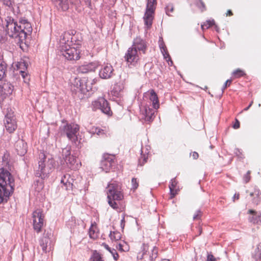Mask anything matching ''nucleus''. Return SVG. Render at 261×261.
Here are the masks:
<instances>
[{
	"instance_id": "obj_1",
	"label": "nucleus",
	"mask_w": 261,
	"mask_h": 261,
	"mask_svg": "<svg viewBox=\"0 0 261 261\" xmlns=\"http://www.w3.org/2000/svg\"><path fill=\"white\" fill-rule=\"evenodd\" d=\"M55 166V161L52 155L43 149L39 150L38 167L35 176L44 179L48 177Z\"/></svg>"
},
{
	"instance_id": "obj_2",
	"label": "nucleus",
	"mask_w": 261,
	"mask_h": 261,
	"mask_svg": "<svg viewBox=\"0 0 261 261\" xmlns=\"http://www.w3.org/2000/svg\"><path fill=\"white\" fill-rule=\"evenodd\" d=\"M14 179L11 173L3 168L0 169V203L7 202L13 192Z\"/></svg>"
},
{
	"instance_id": "obj_3",
	"label": "nucleus",
	"mask_w": 261,
	"mask_h": 261,
	"mask_svg": "<svg viewBox=\"0 0 261 261\" xmlns=\"http://www.w3.org/2000/svg\"><path fill=\"white\" fill-rule=\"evenodd\" d=\"M107 189L109 205L113 209L117 210L119 208V206L116 201H120L123 198V195L121 191L120 186L115 181H114L110 183Z\"/></svg>"
},
{
	"instance_id": "obj_4",
	"label": "nucleus",
	"mask_w": 261,
	"mask_h": 261,
	"mask_svg": "<svg viewBox=\"0 0 261 261\" xmlns=\"http://www.w3.org/2000/svg\"><path fill=\"white\" fill-rule=\"evenodd\" d=\"M80 126L75 123H67L60 127V131L62 135L66 136L72 142H74V145H78L77 133L79 131Z\"/></svg>"
},
{
	"instance_id": "obj_5",
	"label": "nucleus",
	"mask_w": 261,
	"mask_h": 261,
	"mask_svg": "<svg viewBox=\"0 0 261 261\" xmlns=\"http://www.w3.org/2000/svg\"><path fill=\"white\" fill-rule=\"evenodd\" d=\"M61 54L68 60H77L80 58V49L75 44L60 50Z\"/></svg>"
},
{
	"instance_id": "obj_6",
	"label": "nucleus",
	"mask_w": 261,
	"mask_h": 261,
	"mask_svg": "<svg viewBox=\"0 0 261 261\" xmlns=\"http://www.w3.org/2000/svg\"><path fill=\"white\" fill-rule=\"evenodd\" d=\"M156 4V0H148L146 12L144 16L145 25L147 28L152 25L153 15L155 10V6Z\"/></svg>"
},
{
	"instance_id": "obj_7",
	"label": "nucleus",
	"mask_w": 261,
	"mask_h": 261,
	"mask_svg": "<svg viewBox=\"0 0 261 261\" xmlns=\"http://www.w3.org/2000/svg\"><path fill=\"white\" fill-rule=\"evenodd\" d=\"M62 153L63 158L70 169L75 170L77 168V160L75 156L71 155L70 148H63Z\"/></svg>"
},
{
	"instance_id": "obj_8",
	"label": "nucleus",
	"mask_w": 261,
	"mask_h": 261,
	"mask_svg": "<svg viewBox=\"0 0 261 261\" xmlns=\"http://www.w3.org/2000/svg\"><path fill=\"white\" fill-rule=\"evenodd\" d=\"M33 228L37 233H39L44 224V215L42 211L37 209L33 213Z\"/></svg>"
},
{
	"instance_id": "obj_9",
	"label": "nucleus",
	"mask_w": 261,
	"mask_h": 261,
	"mask_svg": "<svg viewBox=\"0 0 261 261\" xmlns=\"http://www.w3.org/2000/svg\"><path fill=\"white\" fill-rule=\"evenodd\" d=\"M92 79L90 78L88 85H86V77H84L82 79H76L74 86L76 89H74L76 92H80L82 94H86L92 89Z\"/></svg>"
},
{
	"instance_id": "obj_10",
	"label": "nucleus",
	"mask_w": 261,
	"mask_h": 261,
	"mask_svg": "<svg viewBox=\"0 0 261 261\" xmlns=\"http://www.w3.org/2000/svg\"><path fill=\"white\" fill-rule=\"evenodd\" d=\"M5 124L7 130L10 133L13 132L17 127L16 118L11 110L10 111L8 110L5 116Z\"/></svg>"
},
{
	"instance_id": "obj_11",
	"label": "nucleus",
	"mask_w": 261,
	"mask_h": 261,
	"mask_svg": "<svg viewBox=\"0 0 261 261\" xmlns=\"http://www.w3.org/2000/svg\"><path fill=\"white\" fill-rule=\"evenodd\" d=\"M20 24L18 27H20L19 29L18 36L19 40L21 41L25 40L28 34H30L32 31V28L30 23L26 20H23L19 22Z\"/></svg>"
},
{
	"instance_id": "obj_12",
	"label": "nucleus",
	"mask_w": 261,
	"mask_h": 261,
	"mask_svg": "<svg viewBox=\"0 0 261 261\" xmlns=\"http://www.w3.org/2000/svg\"><path fill=\"white\" fill-rule=\"evenodd\" d=\"M6 21V31L8 34L12 38H18L17 35L19 34V29L20 27H18L17 23L11 18H8Z\"/></svg>"
},
{
	"instance_id": "obj_13",
	"label": "nucleus",
	"mask_w": 261,
	"mask_h": 261,
	"mask_svg": "<svg viewBox=\"0 0 261 261\" xmlns=\"http://www.w3.org/2000/svg\"><path fill=\"white\" fill-rule=\"evenodd\" d=\"M115 160L113 154L105 153L100 162V168L106 172H108L112 168Z\"/></svg>"
},
{
	"instance_id": "obj_14",
	"label": "nucleus",
	"mask_w": 261,
	"mask_h": 261,
	"mask_svg": "<svg viewBox=\"0 0 261 261\" xmlns=\"http://www.w3.org/2000/svg\"><path fill=\"white\" fill-rule=\"evenodd\" d=\"M93 105L95 108L100 109L105 114L109 115H111L112 114L108 101L102 97H100L94 101Z\"/></svg>"
},
{
	"instance_id": "obj_15",
	"label": "nucleus",
	"mask_w": 261,
	"mask_h": 261,
	"mask_svg": "<svg viewBox=\"0 0 261 261\" xmlns=\"http://www.w3.org/2000/svg\"><path fill=\"white\" fill-rule=\"evenodd\" d=\"M51 235V230H45L43 236L39 241L40 245L44 252L46 253L50 250V236Z\"/></svg>"
},
{
	"instance_id": "obj_16",
	"label": "nucleus",
	"mask_w": 261,
	"mask_h": 261,
	"mask_svg": "<svg viewBox=\"0 0 261 261\" xmlns=\"http://www.w3.org/2000/svg\"><path fill=\"white\" fill-rule=\"evenodd\" d=\"M72 40V35L69 32H65L61 37L59 50L73 45Z\"/></svg>"
},
{
	"instance_id": "obj_17",
	"label": "nucleus",
	"mask_w": 261,
	"mask_h": 261,
	"mask_svg": "<svg viewBox=\"0 0 261 261\" xmlns=\"http://www.w3.org/2000/svg\"><path fill=\"white\" fill-rule=\"evenodd\" d=\"M13 91V86L9 83L0 84V100H3L7 96L11 95Z\"/></svg>"
},
{
	"instance_id": "obj_18",
	"label": "nucleus",
	"mask_w": 261,
	"mask_h": 261,
	"mask_svg": "<svg viewBox=\"0 0 261 261\" xmlns=\"http://www.w3.org/2000/svg\"><path fill=\"white\" fill-rule=\"evenodd\" d=\"M74 181V179L72 178L70 174H66L64 175L61 180V183L63 184L66 190H71L73 188V182Z\"/></svg>"
},
{
	"instance_id": "obj_19",
	"label": "nucleus",
	"mask_w": 261,
	"mask_h": 261,
	"mask_svg": "<svg viewBox=\"0 0 261 261\" xmlns=\"http://www.w3.org/2000/svg\"><path fill=\"white\" fill-rule=\"evenodd\" d=\"M126 61L128 62H133L138 60L137 50L136 47L129 48L127 50V53L125 56Z\"/></svg>"
},
{
	"instance_id": "obj_20",
	"label": "nucleus",
	"mask_w": 261,
	"mask_h": 261,
	"mask_svg": "<svg viewBox=\"0 0 261 261\" xmlns=\"http://www.w3.org/2000/svg\"><path fill=\"white\" fill-rule=\"evenodd\" d=\"M97 67L96 63H90L88 64L81 65L79 67L77 70L79 73H86L90 71H93Z\"/></svg>"
},
{
	"instance_id": "obj_21",
	"label": "nucleus",
	"mask_w": 261,
	"mask_h": 261,
	"mask_svg": "<svg viewBox=\"0 0 261 261\" xmlns=\"http://www.w3.org/2000/svg\"><path fill=\"white\" fill-rule=\"evenodd\" d=\"M151 251L146 252V254H144L142 259L144 261H153L157 257L158 251L155 247H153L150 249Z\"/></svg>"
},
{
	"instance_id": "obj_22",
	"label": "nucleus",
	"mask_w": 261,
	"mask_h": 261,
	"mask_svg": "<svg viewBox=\"0 0 261 261\" xmlns=\"http://www.w3.org/2000/svg\"><path fill=\"white\" fill-rule=\"evenodd\" d=\"M113 70L111 65H107L100 70L99 75L102 79L110 78L111 76Z\"/></svg>"
},
{
	"instance_id": "obj_23",
	"label": "nucleus",
	"mask_w": 261,
	"mask_h": 261,
	"mask_svg": "<svg viewBox=\"0 0 261 261\" xmlns=\"http://www.w3.org/2000/svg\"><path fill=\"white\" fill-rule=\"evenodd\" d=\"M149 152L148 148H141V156L139 159V165L142 166L147 162Z\"/></svg>"
},
{
	"instance_id": "obj_24",
	"label": "nucleus",
	"mask_w": 261,
	"mask_h": 261,
	"mask_svg": "<svg viewBox=\"0 0 261 261\" xmlns=\"http://www.w3.org/2000/svg\"><path fill=\"white\" fill-rule=\"evenodd\" d=\"M52 1L63 11H66L69 8L67 0H52Z\"/></svg>"
},
{
	"instance_id": "obj_25",
	"label": "nucleus",
	"mask_w": 261,
	"mask_h": 261,
	"mask_svg": "<svg viewBox=\"0 0 261 261\" xmlns=\"http://www.w3.org/2000/svg\"><path fill=\"white\" fill-rule=\"evenodd\" d=\"M150 100L152 102V105L155 109L159 108V100L157 95L155 94L153 90L150 91Z\"/></svg>"
},
{
	"instance_id": "obj_26",
	"label": "nucleus",
	"mask_w": 261,
	"mask_h": 261,
	"mask_svg": "<svg viewBox=\"0 0 261 261\" xmlns=\"http://www.w3.org/2000/svg\"><path fill=\"white\" fill-rule=\"evenodd\" d=\"M176 185H177V181L175 180V178L172 179L171 180V181L170 182V184L169 185V188L170 189V195H171V196H170L171 198L174 197L177 193L176 190Z\"/></svg>"
},
{
	"instance_id": "obj_27",
	"label": "nucleus",
	"mask_w": 261,
	"mask_h": 261,
	"mask_svg": "<svg viewBox=\"0 0 261 261\" xmlns=\"http://www.w3.org/2000/svg\"><path fill=\"white\" fill-rule=\"evenodd\" d=\"M252 257L255 261H261V243H259L252 254Z\"/></svg>"
},
{
	"instance_id": "obj_28",
	"label": "nucleus",
	"mask_w": 261,
	"mask_h": 261,
	"mask_svg": "<svg viewBox=\"0 0 261 261\" xmlns=\"http://www.w3.org/2000/svg\"><path fill=\"white\" fill-rule=\"evenodd\" d=\"M134 47H136V49H138L139 50H142L143 53H145V49L146 48V44L144 41L140 40V39H136L134 42Z\"/></svg>"
},
{
	"instance_id": "obj_29",
	"label": "nucleus",
	"mask_w": 261,
	"mask_h": 261,
	"mask_svg": "<svg viewBox=\"0 0 261 261\" xmlns=\"http://www.w3.org/2000/svg\"><path fill=\"white\" fill-rule=\"evenodd\" d=\"M141 251L138 254L137 258L140 259H142L144 253L146 254V252L151 251L149 249V246L147 244H143L141 248Z\"/></svg>"
},
{
	"instance_id": "obj_30",
	"label": "nucleus",
	"mask_w": 261,
	"mask_h": 261,
	"mask_svg": "<svg viewBox=\"0 0 261 261\" xmlns=\"http://www.w3.org/2000/svg\"><path fill=\"white\" fill-rule=\"evenodd\" d=\"M7 69V65L3 61H0V80L5 76V72Z\"/></svg>"
},
{
	"instance_id": "obj_31",
	"label": "nucleus",
	"mask_w": 261,
	"mask_h": 261,
	"mask_svg": "<svg viewBox=\"0 0 261 261\" xmlns=\"http://www.w3.org/2000/svg\"><path fill=\"white\" fill-rule=\"evenodd\" d=\"M96 230V225L94 224H92L89 229V237L90 238L95 239L97 237V234L95 232Z\"/></svg>"
},
{
	"instance_id": "obj_32",
	"label": "nucleus",
	"mask_w": 261,
	"mask_h": 261,
	"mask_svg": "<svg viewBox=\"0 0 261 261\" xmlns=\"http://www.w3.org/2000/svg\"><path fill=\"white\" fill-rule=\"evenodd\" d=\"M120 234L119 232L117 231L111 232L110 234V237L112 240L118 241L121 239Z\"/></svg>"
},
{
	"instance_id": "obj_33",
	"label": "nucleus",
	"mask_w": 261,
	"mask_h": 261,
	"mask_svg": "<svg viewBox=\"0 0 261 261\" xmlns=\"http://www.w3.org/2000/svg\"><path fill=\"white\" fill-rule=\"evenodd\" d=\"M145 113H146V119L148 121H150L152 116L154 114V111L153 110L148 109V110L147 109H145Z\"/></svg>"
},
{
	"instance_id": "obj_34",
	"label": "nucleus",
	"mask_w": 261,
	"mask_h": 261,
	"mask_svg": "<svg viewBox=\"0 0 261 261\" xmlns=\"http://www.w3.org/2000/svg\"><path fill=\"white\" fill-rule=\"evenodd\" d=\"M91 259L92 261H103L100 254L96 251L93 253Z\"/></svg>"
},
{
	"instance_id": "obj_35",
	"label": "nucleus",
	"mask_w": 261,
	"mask_h": 261,
	"mask_svg": "<svg viewBox=\"0 0 261 261\" xmlns=\"http://www.w3.org/2000/svg\"><path fill=\"white\" fill-rule=\"evenodd\" d=\"M232 74L235 77L239 78L245 75V73L241 69H238L233 72Z\"/></svg>"
},
{
	"instance_id": "obj_36",
	"label": "nucleus",
	"mask_w": 261,
	"mask_h": 261,
	"mask_svg": "<svg viewBox=\"0 0 261 261\" xmlns=\"http://www.w3.org/2000/svg\"><path fill=\"white\" fill-rule=\"evenodd\" d=\"M92 134H96L98 136H100L105 134L104 130L97 127L92 128L91 131Z\"/></svg>"
},
{
	"instance_id": "obj_37",
	"label": "nucleus",
	"mask_w": 261,
	"mask_h": 261,
	"mask_svg": "<svg viewBox=\"0 0 261 261\" xmlns=\"http://www.w3.org/2000/svg\"><path fill=\"white\" fill-rule=\"evenodd\" d=\"M19 73L21 74L22 77L24 80V82L25 83H28L30 80L29 76L28 75L27 73H25L23 70H20Z\"/></svg>"
},
{
	"instance_id": "obj_38",
	"label": "nucleus",
	"mask_w": 261,
	"mask_h": 261,
	"mask_svg": "<svg viewBox=\"0 0 261 261\" xmlns=\"http://www.w3.org/2000/svg\"><path fill=\"white\" fill-rule=\"evenodd\" d=\"M17 69L19 70H22V69H25L27 68V66L25 63L24 62H18L16 64Z\"/></svg>"
},
{
	"instance_id": "obj_39",
	"label": "nucleus",
	"mask_w": 261,
	"mask_h": 261,
	"mask_svg": "<svg viewBox=\"0 0 261 261\" xmlns=\"http://www.w3.org/2000/svg\"><path fill=\"white\" fill-rule=\"evenodd\" d=\"M16 151L17 154L20 156L24 155L27 152L26 148H17Z\"/></svg>"
},
{
	"instance_id": "obj_40",
	"label": "nucleus",
	"mask_w": 261,
	"mask_h": 261,
	"mask_svg": "<svg viewBox=\"0 0 261 261\" xmlns=\"http://www.w3.org/2000/svg\"><path fill=\"white\" fill-rule=\"evenodd\" d=\"M166 9V13L167 15L169 16H171L170 12H173L174 10V7L173 5L171 4L168 5V6H167Z\"/></svg>"
},
{
	"instance_id": "obj_41",
	"label": "nucleus",
	"mask_w": 261,
	"mask_h": 261,
	"mask_svg": "<svg viewBox=\"0 0 261 261\" xmlns=\"http://www.w3.org/2000/svg\"><path fill=\"white\" fill-rule=\"evenodd\" d=\"M132 184L133 188L134 190H136L138 188L139 186V184L137 180V179L136 178H133L132 179Z\"/></svg>"
},
{
	"instance_id": "obj_42",
	"label": "nucleus",
	"mask_w": 261,
	"mask_h": 261,
	"mask_svg": "<svg viewBox=\"0 0 261 261\" xmlns=\"http://www.w3.org/2000/svg\"><path fill=\"white\" fill-rule=\"evenodd\" d=\"M250 171H248L246 174L244 175L243 177V179L245 183H247L249 182L250 179Z\"/></svg>"
},
{
	"instance_id": "obj_43",
	"label": "nucleus",
	"mask_w": 261,
	"mask_h": 261,
	"mask_svg": "<svg viewBox=\"0 0 261 261\" xmlns=\"http://www.w3.org/2000/svg\"><path fill=\"white\" fill-rule=\"evenodd\" d=\"M202 212L200 210H198L196 212V214L193 216V219H199L201 218Z\"/></svg>"
},
{
	"instance_id": "obj_44",
	"label": "nucleus",
	"mask_w": 261,
	"mask_h": 261,
	"mask_svg": "<svg viewBox=\"0 0 261 261\" xmlns=\"http://www.w3.org/2000/svg\"><path fill=\"white\" fill-rule=\"evenodd\" d=\"M111 253L112 255H113L114 259L115 260H117L118 259L119 255H118V253L117 252L116 250H115L114 249H112Z\"/></svg>"
},
{
	"instance_id": "obj_45",
	"label": "nucleus",
	"mask_w": 261,
	"mask_h": 261,
	"mask_svg": "<svg viewBox=\"0 0 261 261\" xmlns=\"http://www.w3.org/2000/svg\"><path fill=\"white\" fill-rule=\"evenodd\" d=\"M164 58L166 59L167 62L168 63L169 65L171 66L173 64V62L171 60L170 57H169V55L166 53H164Z\"/></svg>"
},
{
	"instance_id": "obj_46",
	"label": "nucleus",
	"mask_w": 261,
	"mask_h": 261,
	"mask_svg": "<svg viewBox=\"0 0 261 261\" xmlns=\"http://www.w3.org/2000/svg\"><path fill=\"white\" fill-rule=\"evenodd\" d=\"M206 261H216V259L214 256L210 253L207 254Z\"/></svg>"
},
{
	"instance_id": "obj_47",
	"label": "nucleus",
	"mask_w": 261,
	"mask_h": 261,
	"mask_svg": "<svg viewBox=\"0 0 261 261\" xmlns=\"http://www.w3.org/2000/svg\"><path fill=\"white\" fill-rule=\"evenodd\" d=\"M232 82V80H227L225 84H224V85L222 88V91H223L227 87V86H229L230 85V84H231Z\"/></svg>"
},
{
	"instance_id": "obj_48",
	"label": "nucleus",
	"mask_w": 261,
	"mask_h": 261,
	"mask_svg": "<svg viewBox=\"0 0 261 261\" xmlns=\"http://www.w3.org/2000/svg\"><path fill=\"white\" fill-rule=\"evenodd\" d=\"M234 129H238L240 127V122L238 119H236V122L233 125Z\"/></svg>"
},
{
	"instance_id": "obj_49",
	"label": "nucleus",
	"mask_w": 261,
	"mask_h": 261,
	"mask_svg": "<svg viewBox=\"0 0 261 261\" xmlns=\"http://www.w3.org/2000/svg\"><path fill=\"white\" fill-rule=\"evenodd\" d=\"M9 155L7 154H5L3 157V162L4 163H6V164L8 163V158Z\"/></svg>"
},
{
	"instance_id": "obj_50",
	"label": "nucleus",
	"mask_w": 261,
	"mask_h": 261,
	"mask_svg": "<svg viewBox=\"0 0 261 261\" xmlns=\"http://www.w3.org/2000/svg\"><path fill=\"white\" fill-rule=\"evenodd\" d=\"M205 22L208 25H207L208 27H210L211 26L214 25V23H215V22H214V20H207Z\"/></svg>"
},
{
	"instance_id": "obj_51",
	"label": "nucleus",
	"mask_w": 261,
	"mask_h": 261,
	"mask_svg": "<svg viewBox=\"0 0 261 261\" xmlns=\"http://www.w3.org/2000/svg\"><path fill=\"white\" fill-rule=\"evenodd\" d=\"M199 156L198 153L197 152H193L192 153V157L193 159H197Z\"/></svg>"
},
{
	"instance_id": "obj_52",
	"label": "nucleus",
	"mask_w": 261,
	"mask_h": 261,
	"mask_svg": "<svg viewBox=\"0 0 261 261\" xmlns=\"http://www.w3.org/2000/svg\"><path fill=\"white\" fill-rule=\"evenodd\" d=\"M125 225V219H124V216H123L122 219L121 220V226L122 228H124Z\"/></svg>"
},
{
	"instance_id": "obj_53",
	"label": "nucleus",
	"mask_w": 261,
	"mask_h": 261,
	"mask_svg": "<svg viewBox=\"0 0 261 261\" xmlns=\"http://www.w3.org/2000/svg\"><path fill=\"white\" fill-rule=\"evenodd\" d=\"M85 3L90 9H92V8L91 7V5L90 0H85Z\"/></svg>"
},
{
	"instance_id": "obj_54",
	"label": "nucleus",
	"mask_w": 261,
	"mask_h": 261,
	"mask_svg": "<svg viewBox=\"0 0 261 261\" xmlns=\"http://www.w3.org/2000/svg\"><path fill=\"white\" fill-rule=\"evenodd\" d=\"M104 247L107 250H108L110 252H111L112 249H111L110 247H109V246L106 244H103Z\"/></svg>"
},
{
	"instance_id": "obj_55",
	"label": "nucleus",
	"mask_w": 261,
	"mask_h": 261,
	"mask_svg": "<svg viewBox=\"0 0 261 261\" xmlns=\"http://www.w3.org/2000/svg\"><path fill=\"white\" fill-rule=\"evenodd\" d=\"M207 25H208L207 24V23H206V22H204L203 24H201V29L202 30H204V29H207L209 28L210 27H208Z\"/></svg>"
},
{
	"instance_id": "obj_56",
	"label": "nucleus",
	"mask_w": 261,
	"mask_h": 261,
	"mask_svg": "<svg viewBox=\"0 0 261 261\" xmlns=\"http://www.w3.org/2000/svg\"><path fill=\"white\" fill-rule=\"evenodd\" d=\"M17 146H18V145H22V146H24V143L23 142V140H20L19 139L18 140V141L17 142Z\"/></svg>"
},
{
	"instance_id": "obj_57",
	"label": "nucleus",
	"mask_w": 261,
	"mask_h": 261,
	"mask_svg": "<svg viewBox=\"0 0 261 261\" xmlns=\"http://www.w3.org/2000/svg\"><path fill=\"white\" fill-rule=\"evenodd\" d=\"M239 199V194L236 193L233 197V201H234L236 199L238 200Z\"/></svg>"
},
{
	"instance_id": "obj_58",
	"label": "nucleus",
	"mask_w": 261,
	"mask_h": 261,
	"mask_svg": "<svg viewBox=\"0 0 261 261\" xmlns=\"http://www.w3.org/2000/svg\"><path fill=\"white\" fill-rule=\"evenodd\" d=\"M232 15H233V14H232V12H231V11L230 10H228L227 12L226 16H231Z\"/></svg>"
},
{
	"instance_id": "obj_59",
	"label": "nucleus",
	"mask_w": 261,
	"mask_h": 261,
	"mask_svg": "<svg viewBox=\"0 0 261 261\" xmlns=\"http://www.w3.org/2000/svg\"><path fill=\"white\" fill-rule=\"evenodd\" d=\"M252 103H253V101H252L250 102V105L249 106H248V107L247 108L244 109V111H247L250 108V107L252 106Z\"/></svg>"
},
{
	"instance_id": "obj_60",
	"label": "nucleus",
	"mask_w": 261,
	"mask_h": 261,
	"mask_svg": "<svg viewBox=\"0 0 261 261\" xmlns=\"http://www.w3.org/2000/svg\"><path fill=\"white\" fill-rule=\"evenodd\" d=\"M160 47L161 48V51H162V49H163V43L161 42L160 43Z\"/></svg>"
},
{
	"instance_id": "obj_61",
	"label": "nucleus",
	"mask_w": 261,
	"mask_h": 261,
	"mask_svg": "<svg viewBox=\"0 0 261 261\" xmlns=\"http://www.w3.org/2000/svg\"><path fill=\"white\" fill-rule=\"evenodd\" d=\"M249 213L250 214H253V215H254V214H256V212L252 210H250L249 211Z\"/></svg>"
},
{
	"instance_id": "obj_62",
	"label": "nucleus",
	"mask_w": 261,
	"mask_h": 261,
	"mask_svg": "<svg viewBox=\"0 0 261 261\" xmlns=\"http://www.w3.org/2000/svg\"><path fill=\"white\" fill-rule=\"evenodd\" d=\"M89 81L90 79H89L88 77H86V85H88Z\"/></svg>"
},
{
	"instance_id": "obj_63",
	"label": "nucleus",
	"mask_w": 261,
	"mask_h": 261,
	"mask_svg": "<svg viewBox=\"0 0 261 261\" xmlns=\"http://www.w3.org/2000/svg\"><path fill=\"white\" fill-rule=\"evenodd\" d=\"M164 261H173L171 259L164 258Z\"/></svg>"
},
{
	"instance_id": "obj_64",
	"label": "nucleus",
	"mask_w": 261,
	"mask_h": 261,
	"mask_svg": "<svg viewBox=\"0 0 261 261\" xmlns=\"http://www.w3.org/2000/svg\"><path fill=\"white\" fill-rule=\"evenodd\" d=\"M253 202H254V203H256V204H258V199L256 200H253Z\"/></svg>"
}]
</instances>
